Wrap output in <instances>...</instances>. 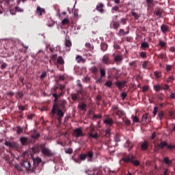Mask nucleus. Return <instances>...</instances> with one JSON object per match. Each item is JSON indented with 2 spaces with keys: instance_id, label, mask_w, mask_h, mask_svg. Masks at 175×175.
I'll return each instance as SVG.
<instances>
[{
  "instance_id": "nucleus-1",
  "label": "nucleus",
  "mask_w": 175,
  "mask_h": 175,
  "mask_svg": "<svg viewBox=\"0 0 175 175\" xmlns=\"http://www.w3.org/2000/svg\"><path fill=\"white\" fill-rule=\"evenodd\" d=\"M58 88H56L52 92V97L55 99L53 100V107L51 111V116L53 117L56 114V119L59 121V123H61L62 118L64 117V113L66 111L65 107L66 106V100L64 99H59L62 96V93L57 94Z\"/></svg>"
},
{
  "instance_id": "nucleus-2",
  "label": "nucleus",
  "mask_w": 175,
  "mask_h": 175,
  "mask_svg": "<svg viewBox=\"0 0 175 175\" xmlns=\"http://www.w3.org/2000/svg\"><path fill=\"white\" fill-rule=\"evenodd\" d=\"M122 161L126 164L131 163L135 167L139 166V161L138 160H136V157L133 155H128L123 157V159H122Z\"/></svg>"
},
{
  "instance_id": "nucleus-3",
  "label": "nucleus",
  "mask_w": 175,
  "mask_h": 175,
  "mask_svg": "<svg viewBox=\"0 0 175 175\" xmlns=\"http://www.w3.org/2000/svg\"><path fill=\"white\" fill-rule=\"evenodd\" d=\"M40 148L42 150V154L46 156L47 157H51L53 155V153L50 150V149L46 147V144H42L40 145Z\"/></svg>"
},
{
  "instance_id": "nucleus-4",
  "label": "nucleus",
  "mask_w": 175,
  "mask_h": 175,
  "mask_svg": "<svg viewBox=\"0 0 175 175\" xmlns=\"http://www.w3.org/2000/svg\"><path fill=\"white\" fill-rule=\"evenodd\" d=\"M33 160V167H31V173H34L38 167L39 163H42V159L40 157H31Z\"/></svg>"
},
{
  "instance_id": "nucleus-5",
  "label": "nucleus",
  "mask_w": 175,
  "mask_h": 175,
  "mask_svg": "<svg viewBox=\"0 0 175 175\" xmlns=\"http://www.w3.org/2000/svg\"><path fill=\"white\" fill-rule=\"evenodd\" d=\"M106 77V70L104 68H100V78L96 80V83L101 84L103 83V78Z\"/></svg>"
},
{
  "instance_id": "nucleus-6",
  "label": "nucleus",
  "mask_w": 175,
  "mask_h": 175,
  "mask_svg": "<svg viewBox=\"0 0 175 175\" xmlns=\"http://www.w3.org/2000/svg\"><path fill=\"white\" fill-rule=\"evenodd\" d=\"M83 136V134L81 128H75V129H74V131H72V137L75 138H78Z\"/></svg>"
},
{
  "instance_id": "nucleus-7",
  "label": "nucleus",
  "mask_w": 175,
  "mask_h": 175,
  "mask_svg": "<svg viewBox=\"0 0 175 175\" xmlns=\"http://www.w3.org/2000/svg\"><path fill=\"white\" fill-rule=\"evenodd\" d=\"M103 8H105V4H103V3H98L97 5H96V10L101 14L106 13V10Z\"/></svg>"
},
{
  "instance_id": "nucleus-8",
  "label": "nucleus",
  "mask_w": 175,
  "mask_h": 175,
  "mask_svg": "<svg viewBox=\"0 0 175 175\" xmlns=\"http://www.w3.org/2000/svg\"><path fill=\"white\" fill-rule=\"evenodd\" d=\"M20 165L25 168L26 171L31 172L32 167H31V165H30V162L27 161H23V163H20Z\"/></svg>"
},
{
  "instance_id": "nucleus-9",
  "label": "nucleus",
  "mask_w": 175,
  "mask_h": 175,
  "mask_svg": "<svg viewBox=\"0 0 175 175\" xmlns=\"http://www.w3.org/2000/svg\"><path fill=\"white\" fill-rule=\"evenodd\" d=\"M73 94L81 95L83 99L87 96V92L84 88H79L78 90H77V93H74Z\"/></svg>"
},
{
  "instance_id": "nucleus-10",
  "label": "nucleus",
  "mask_w": 175,
  "mask_h": 175,
  "mask_svg": "<svg viewBox=\"0 0 175 175\" xmlns=\"http://www.w3.org/2000/svg\"><path fill=\"white\" fill-rule=\"evenodd\" d=\"M163 10L161 8H157L155 9V15L157 16V19L163 18Z\"/></svg>"
},
{
  "instance_id": "nucleus-11",
  "label": "nucleus",
  "mask_w": 175,
  "mask_h": 175,
  "mask_svg": "<svg viewBox=\"0 0 175 175\" xmlns=\"http://www.w3.org/2000/svg\"><path fill=\"white\" fill-rule=\"evenodd\" d=\"M85 172L88 175H100L101 174L98 170H93L92 171L90 170H85Z\"/></svg>"
},
{
  "instance_id": "nucleus-12",
  "label": "nucleus",
  "mask_w": 175,
  "mask_h": 175,
  "mask_svg": "<svg viewBox=\"0 0 175 175\" xmlns=\"http://www.w3.org/2000/svg\"><path fill=\"white\" fill-rule=\"evenodd\" d=\"M36 14L38 15V16H42L43 14H46V10L44 8H40L39 5L37 6V10H36Z\"/></svg>"
},
{
  "instance_id": "nucleus-13",
  "label": "nucleus",
  "mask_w": 175,
  "mask_h": 175,
  "mask_svg": "<svg viewBox=\"0 0 175 175\" xmlns=\"http://www.w3.org/2000/svg\"><path fill=\"white\" fill-rule=\"evenodd\" d=\"M133 147V144L131 141H129V139H127L126 142H125L124 148H128V151H131V150H132Z\"/></svg>"
},
{
  "instance_id": "nucleus-14",
  "label": "nucleus",
  "mask_w": 175,
  "mask_h": 175,
  "mask_svg": "<svg viewBox=\"0 0 175 175\" xmlns=\"http://www.w3.org/2000/svg\"><path fill=\"white\" fill-rule=\"evenodd\" d=\"M103 63L106 66L111 64V60H110V57H109L107 55H105L104 57H103Z\"/></svg>"
},
{
  "instance_id": "nucleus-15",
  "label": "nucleus",
  "mask_w": 175,
  "mask_h": 175,
  "mask_svg": "<svg viewBox=\"0 0 175 175\" xmlns=\"http://www.w3.org/2000/svg\"><path fill=\"white\" fill-rule=\"evenodd\" d=\"M160 30L161 31V32L163 33H168L169 32V26L165 24H163V25H161V26H160Z\"/></svg>"
},
{
  "instance_id": "nucleus-16",
  "label": "nucleus",
  "mask_w": 175,
  "mask_h": 175,
  "mask_svg": "<svg viewBox=\"0 0 175 175\" xmlns=\"http://www.w3.org/2000/svg\"><path fill=\"white\" fill-rule=\"evenodd\" d=\"M104 124L109 126H111L114 124V121L111 118H107L105 119Z\"/></svg>"
},
{
  "instance_id": "nucleus-17",
  "label": "nucleus",
  "mask_w": 175,
  "mask_h": 175,
  "mask_svg": "<svg viewBox=\"0 0 175 175\" xmlns=\"http://www.w3.org/2000/svg\"><path fill=\"white\" fill-rule=\"evenodd\" d=\"M125 83H126V81H116L115 82V85H116V86H118V88L119 90H122L124 88L125 86Z\"/></svg>"
},
{
  "instance_id": "nucleus-18",
  "label": "nucleus",
  "mask_w": 175,
  "mask_h": 175,
  "mask_svg": "<svg viewBox=\"0 0 175 175\" xmlns=\"http://www.w3.org/2000/svg\"><path fill=\"white\" fill-rule=\"evenodd\" d=\"M168 143L166 141H161L160 144H157V148L164 149L165 147L168 146Z\"/></svg>"
},
{
  "instance_id": "nucleus-19",
  "label": "nucleus",
  "mask_w": 175,
  "mask_h": 175,
  "mask_svg": "<svg viewBox=\"0 0 175 175\" xmlns=\"http://www.w3.org/2000/svg\"><path fill=\"white\" fill-rule=\"evenodd\" d=\"M5 146L10 147L11 148H16V143H12L8 141L5 142Z\"/></svg>"
},
{
  "instance_id": "nucleus-20",
  "label": "nucleus",
  "mask_w": 175,
  "mask_h": 175,
  "mask_svg": "<svg viewBox=\"0 0 175 175\" xmlns=\"http://www.w3.org/2000/svg\"><path fill=\"white\" fill-rule=\"evenodd\" d=\"M75 61H77V63L79 64L81 62L84 63L85 62V59L83 58L81 55H77V57H75Z\"/></svg>"
},
{
  "instance_id": "nucleus-21",
  "label": "nucleus",
  "mask_w": 175,
  "mask_h": 175,
  "mask_svg": "<svg viewBox=\"0 0 175 175\" xmlns=\"http://www.w3.org/2000/svg\"><path fill=\"white\" fill-rule=\"evenodd\" d=\"M150 46L148 45V42H144L142 44H141V49L146 51L147 49H148Z\"/></svg>"
},
{
  "instance_id": "nucleus-22",
  "label": "nucleus",
  "mask_w": 175,
  "mask_h": 175,
  "mask_svg": "<svg viewBox=\"0 0 175 175\" xmlns=\"http://www.w3.org/2000/svg\"><path fill=\"white\" fill-rule=\"evenodd\" d=\"M163 161L164 162V163H165V165H168V167L172 166V161L169 159L168 157L164 158Z\"/></svg>"
},
{
  "instance_id": "nucleus-23",
  "label": "nucleus",
  "mask_w": 175,
  "mask_h": 175,
  "mask_svg": "<svg viewBox=\"0 0 175 175\" xmlns=\"http://www.w3.org/2000/svg\"><path fill=\"white\" fill-rule=\"evenodd\" d=\"M20 142L21 144H23V146H27L28 144V138L23 137L20 138Z\"/></svg>"
},
{
  "instance_id": "nucleus-24",
  "label": "nucleus",
  "mask_w": 175,
  "mask_h": 175,
  "mask_svg": "<svg viewBox=\"0 0 175 175\" xmlns=\"http://www.w3.org/2000/svg\"><path fill=\"white\" fill-rule=\"evenodd\" d=\"M82 97V96L75 94H71V100L72 101H77L79 98Z\"/></svg>"
},
{
  "instance_id": "nucleus-25",
  "label": "nucleus",
  "mask_w": 175,
  "mask_h": 175,
  "mask_svg": "<svg viewBox=\"0 0 175 175\" xmlns=\"http://www.w3.org/2000/svg\"><path fill=\"white\" fill-rule=\"evenodd\" d=\"M114 112H115V114H116V116H119V118L123 117L125 116V113L123 110L114 111Z\"/></svg>"
},
{
  "instance_id": "nucleus-26",
  "label": "nucleus",
  "mask_w": 175,
  "mask_h": 175,
  "mask_svg": "<svg viewBox=\"0 0 175 175\" xmlns=\"http://www.w3.org/2000/svg\"><path fill=\"white\" fill-rule=\"evenodd\" d=\"M84 155H85V157H88V158H90V159H94V151L89 150L87 154H84Z\"/></svg>"
},
{
  "instance_id": "nucleus-27",
  "label": "nucleus",
  "mask_w": 175,
  "mask_h": 175,
  "mask_svg": "<svg viewBox=\"0 0 175 175\" xmlns=\"http://www.w3.org/2000/svg\"><path fill=\"white\" fill-rule=\"evenodd\" d=\"M65 46L68 47L67 51H70V47L72 46V42L69 40L65 41Z\"/></svg>"
},
{
  "instance_id": "nucleus-28",
  "label": "nucleus",
  "mask_w": 175,
  "mask_h": 175,
  "mask_svg": "<svg viewBox=\"0 0 175 175\" xmlns=\"http://www.w3.org/2000/svg\"><path fill=\"white\" fill-rule=\"evenodd\" d=\"M147 8H152L154 7V0H146Z\"/></svg>"
},
{
  "instance_id": "nucleus-29",
  "label": "nucleus",
  "mask_w": 175,
  "mask_h": 175,
  "mask_svg": "<svg viewBox=\"0 0 175 175\" xmlns=\"http://www.w3.org/2000/svg\"><path fill=\"white\" fill-rule=\"evenodd\" d=\"M141 148L144 150V151L146 150L147 148H148V143L146 141H145V142L141 144Z\"/></svg>"
},
{
  "instance_id": "nucleus-30",
  "label": "nucleus",
  "mask_w": 175,
  "mask_h": 175,
  "mask_svg": "<svg viewBox=\"0 0 175 175\" xmlns=\"http://www.w3.org/2000/svg\"><path fill=\"white\" fill-rule=\"evenodd\" d=\"M105 86L109 88H111V87L113 86V81H111V80L106 81V82H105Z\"/></svg>"
},
{
  "instance_id": "nucleus-31",
  "label": "nucleus",
  "mask_w": 175,
  "mask_h": 175,
  "mask_svg": "<svg viewBox=\"0 0 175 175\" xmlns=\"http://www.w3.org/2000/svg\"><path fill=\"white\" fill-rule=\"evenodd\" d=\"M78 107H79V109H81V110L85 111H86L85 109L87 108V105L84 103H82L78 105Z\"/></svg>"
},
{
  "instance_id": "nucleus-32",
  "label": "nucleus",
  "mask_w": 175,
  "mask_h": 175,
  "mask_svg": "<svg viewBox=\"0 0 175 175\" xmlns=\"http://www.w3.org/2000/svg\"><path fill=\"white\" fill-rule=\"evenodd\" d=\"M164 111L161 110L160 111H159V113H157V116L159 117V118L160 119V120H163V118H164Z\"/></svg>"
},
{
  "instance_id": "nucleus-33",
  "label": "nucleus",
  "mask_w": 175,
  "mask_h": 175,
  "mask_svg": "<svg viewBox=\"0 0 175 175\" xmlns=\"http://www.w3.org/2000/svg\"><path fill=\"white\" fill-rule=\"evenodd\" d=\"M57 64H59V65L60 66H64V64H65V62L64 61V59L62 58V57L59 56V57L57 58Z\"/></svg>"
},
{
  "instance_id": "nucleus-34",
  "label": "nucleus",
  "mask_w": 175,
  "mask_h": 175,
  "mask_svg": "<svg viewBox=\"0 0 175 175\" xmlns=\"http://www.w3.org/2000/svg\"><path fill=\"white\" fill-rule=\"evenodd\" d=\"M40 135L38 133L34 132L31 134V138L34 139H38Z\"/></svg>"
},
{
  "instance_id": "nucleus-35",
  "label": "nucleus",
  "mask_w": 175,
  "mask_h": 175,
  "mask_svg": "<svg viewBox=\"0 0 175 175\" xmlns=\"http://www.w3.org/2000/svg\"><path fill=\"white\" fill-rule=\"evenodd\" d=\"M122 60L123 59L120 55H116L113 57V61H115V62H121Z\"/></svg>"
},
{
  "instance_id": "nucleus-36",
  "label": "nucleus",
  "mask_w": 175,
  "mask_h": 175,
  "mask_svg": "<svg viewBox=\"0 0 175 175\" xmlns=\"http://www.w3.org/2000/svg\"><path fill=\"white\" fill-rule=\"evenodd\" d=\"M107 47H108V46L106 43H105V42L101 43V51H103L104 52L106 51L107 50Z\"/></svg>"
},
{
  "instance_id": "nucleus-37",
  "label": "nucleus",
  "mask_w": 175,
  "mask_h": 175,
  "mask_svg": "<svg viewBox=\"0 0 175 175\" xmlns=\"http://www.w3.org/2000/svg\"><path fill=\"white\" fill-rule=\"evenodd\" d=\"M91 72L94 75H96L97 73V72H98V68H97V67H96V66H93L91 68Z\"/></svg>"
},
{
  "instance_id": "nucleus-38",
  "label": "nucleus",
  "mask_w": 175,
  "mask_h": 175,
  "mask_svg": "<svg viewBox=\"0 0 175 175\" xmlns=\"http://www.w3.org/2000/svg\"><path fill=\"white\" fill-rule=\"evenodd\" d=\"M113 142L116 143L120 142V137L119 136V134L116 133V135H115L113 137Z\"/></svg>"
},
{
  "instance_id": "nucleus-39",
  "label": "nucleus",
  "mask_w": 175,
  "mask_h": 175,
  "mask_svg": "<svg viewBox=\"0 0 175 175\" xmlns=\"http://www.w3.org/2000/svg\"><path fill=\"white\" fill-rule=\"evenodd\" d=\"M159 46H160L161 49L165 48L167 46V42L160 40L159 41Z\"/></svg>"
},
{
  "instance_id": "nucleus-40",
  "label": "nucleus",
  "mask_w": 175,
  "mask_h": 175,
  "mask_svg": "<svg viewBox=\"0 0 175 175\" xmlns=\"http://www.w3.org/2000/svg\"><path fill=\"white\" fill-rule=\"evenodd\" d=\"M157 57L161 60H164L167 58V55L164 53H160V55H157Z\"/></svg>"
},
{
  "instance_id": "nucleus-41",
  "label": "nucleus",
  "mask_w": 175,
  "mask_h": 175,
  "mask_svg": "<svg viewBox=\"0 0 175 175\" xmlns=\"http://www.w3.org/2000/svg\"><path fill=\"white\" fill-rule=\"evenodd\" d=\"M116 12H120L119 11V6L118 5H113L111 8V13L114 14Z\"/></svg>"
},
{
  "instance_id": "nucleus-42",
  "label": "nucleus",
  "mask_w": 175,
  "mask_h": 175,
  "mask_svg": "<svg viewBox=\"0 0 175 175\" xmlns=\"http://www.w3.org/2000/svg\"><path fill=\"white\" fill-rule=\"evenodd\" d=\"M162 90L163 89L161 88V86L160 85L157 84V85H154V90H155V92H159Z\"/></svg>"
},
{
  "instance_id": "nucleus-43",
  "label": "nucleus",
  "mask_w": 175,
  "mask_h": 175,
  "mask_svg": "<svg viewBox=\"0 0 175 175\" xmlns=\"http://www.w3.org/2000/svg\"><path fill=\"white\" fill-rule=\"evenodd\" d=\"M131 14L132 16L135 17V20H138V18H139V16L135 12V10H132Z\"/></svg>"
},
{
  "instance_id": "nucleus-44",
  "label": "nucleus",
  "mask_w": 175,
  "mask_h": 175,
  "mask_svg": "<svg viewBox=\"0 0 175 175\" xmlns=\"http://www.w3.org/2000/svg\"><path fill=\"white\" fill-rule=\"evenodd\" d=\"M85 46L86 49H88L89 51L94 50V47L91 45V43H85Z\"/></svg>"
},
{
  "instance_id": "nucleus-45",
  "label": "nucleus",
  "mask_w": 175,
  "mask_h": 175,
  "mask_svg": "<svg viewBox=\"0 0 175 175\" xmlns=\"http://www.w3.org/2000/svg\"><path fill=\"white\" fill-rule=\"evenodd\" d=\"M111 131V130L110 129H107L105 131V137L109 138L110 137V135H111V133H110Z\"/></svg>"
},
{
  "instance_id": "nucleus-46",
  "label": "nucleus",
  "mask_w": 175,
  "mask_h": 175,
  "mask_svg": "<svg viewBox=\"0 0 175 175\" xmlns=\"http://www.w3.org/2000/svg\"><path fill=\"white\" fill-rule=\"evenodd\" d=\"M16 133H18V135L23 133V127L20 126H16Z\"/></svg>"
},
{
  "instance_id": "nucleus-47",
  "label": "nucleus",
  "mask_w": 175,
  "mask_h": 175,
  "mask_svg": "<svg viewBox=\"0 0 175 175\" xmlns=\"http://www.w3.org/2000/svg\"><path fill=\"white\" fill-rule=\"evenodd\" d=\"M173 68V65H169V64H167L165 65V70L167 72H170L172 71V68Z\"/></svg>"
},
{
  "instance_id": "nucleus-48",
  "label": "nucleus",
  "mask_w": 175,
  "mask_h": 175,
  "mask_svg": "<svg viewBox=\"0 0 175 175\" xmlns=\"http://www.w3.org/2000/svg\"><path fill=\"white\" fill-rule=\"evenodd\" d=\"M119 27H120V25H119V23L118 22L113 23V29H118V28H119Z\"/></svg>"
},
{
  "instance_id": "nucleus-49",
  "label": "nucleus",
  "mask_w": 175,
  "mask_h": 175,
  "mask_svg": "<svg viewBox=\"0 0 175 175\" xmlns=\"http://www.w3.org/2000/svg\"><path fill=\"white\" fill-rule=\"evenodd\" d=\"M154 75H155V77H157V79L161 78V73L159 71L154 72Z\"/></svg>"
},
{
  "instance_id": "nucleus-50",
  "label": "nucleus",
  "mask_w": 175,
  "mask_h": 175,
  "mask_svg": "<svg viewBox=\"0 0 175 175\" xmlns=\"http://www.w3.org/2000/svg\"><path fill=\"white\" fill-rule=\"evenodd\" d=\"M169 116L172 118V119L174 120L175 119V114L173 111H169L168 112Z\"/></svg>"
},
{
  "instance_id": "nucleus-51",
  "label": "nucleus",
  "mask_w": 175,
  "mask_h": 175,
  "mask_svg": "<svg viewBox=\"0 0 175 175\" xmlns=\"http://www.w3.org/2000/svg\"><path fill=\"white\" fill-rule=\"evenodd\" d=\"M90 137L96 139L97 138H98V134H97V133L93 134L91 133H90Z\"/></svg>"
},
{
  "instance_id": "nucleus-52",
  "label": "nucleus",
  "mask_w": 175,
  "mask_h": 175,
  "mask_svg": "<svg viewBox=\"0 0 175 175\" xmlns=\"http://www.w3.org/2000/svg\"><path fill=\"white\" fill-rule=\"evenodd\" d=\"M88 157V156H85L84 154H79V160L81 161H85V159Z\"/></svg>"
},
{
  "instance_id": "nucleus-53",
  "label": "nucleus",
  "mask_w": 175,
  "mask_h": 175,
  "mask_svg": "<svg viewBox=\"0 0 175 175\" xmlns=\"http://www.w3.org/2000/svg\"><path fill=\"white\" fill-rule=\"evenodd\" d=\"M14 11H16V12L22 13V12H24V10L22 9V8H21L18 7V6H16V7H15V10H14Z\"/></svg>"
},
{
  "instance_id": "nucleus-54",
  "label": "nucleus",
  "mask_w": 175,
  "mask_h": 175,
  "mask_svg": "<svg viewBox=\"0 0 175 175\" xmlns=\"http://www.w3.org/2000/svg\"><path fill=\"white\" fill-rule=\"evenodd\" d=\"M62 25H66L69 24V19L68 18H64L62 22Z\"/></svg>"
},
{
  "instance_id": "nucleus-55",
  "label": "nucleus",
  "mask_w": 175,
  "mask_h": 175,
  "mask_svg": "<svg viewBox=\"0 0 175 175\" xmlns=\"http://www.w3.org/2000/svg\"><path fill=\"white\" fill-rule=\"evenodd\" d=\"M118 23L122 24V25H125V24H126V19L125 18H122Z\"/></svg>"
},
{
  "instance_id": "nucleus-56",
  "label": "nucleus",
  "mask_w": 175,
  "mask_h": 175,
  "mask_svg": "<svg viewBox=\"0 0 175 175\" xmlns=\"http://www.w3.org/2000/svg\"><path fill=\"white\" fill-rule=\"evenodd\" d=\"M139 56H140L141 57L145 59V58L147 57V53H146V52L142 51V52H141V53H139Z\"/></svg>"
},
{
  "instance_id": "nucleus-57",
  "label": "nucleus",
  "mask_w": 175,
  "mask_h": 175,
  "mask_svg": "<svg viewBox=\"0 0 175 175\" xmlns=\"http://www.w3.org/2000/svg\"><path fill=\"white\" fill-rule=\"evenodd\" d=\"M157 99L163 101L164 100V94H157Z\"/></svg>"
},
{
  "instance_id": "nucleus-58",
  "label": "nucleus",
  "mask_w": 175,
  "mask_h": 175,
  "mask_svg": "<svg viewBox=\"0 0 175 175\" xmlns=\"http://www.w3.org/2000/svg\"><path fill=\"white\" fill-rule=\"evenodd\" d=\"M34 116H36V115L33 114V113L29 114L27 116V119L29 120H31L33 119V118H34Z\"/></svg>"
},
{
  "instance_id": "nucleus-59",
  "label": "nucleus",
  "mask_w": 175,
  "mask_h": 175,
  "mask_svg": "<svg viewBox=\"0 0 175 175\" xmlns=\"http://www.w3.org/2000/svg\"><path fill=\"white\" fill-rule=\"evenodd\" d=\"M173 81H174V77L173 76L169 77V78L167 79V83H172Z\"/></svg>"
},
{
  "instance_id": "nucleus-60",
  "label": "nucleus",
  "mask_w": 175,
  "mask_h": 175,
  "mask_svg": "<svg viewBox=\"0 0 175 175\" xmlns=\"http://www.w3.org/2000/svg\"><path fill=\"white\" fill-rule=\"evenodd\" d=\"M147 118H148V114L145 113L142 116V122H146L147 121Z\"/></svg>"
},
{
  "instance_id": "nucleus-61",
  "label": "nucleus",
  "mask_w": 175,
  "mask_h": 175,
  "mask_svg": "<svg viewBox=\"0 0 175 175\" xmlns=\"http://www.w3.org/2000/svg\"><path fill=\"white\" fill-rule=\"evenodd\" d=\"M159 108L155 107H154V111H152V114H154V116H157V113H158Z\"/></svg>"
},
{
  "instance_id": "nucleus-62",
  "label": "nucleus",
  "mask_w": 175,
  "mask_h": 175,
  "mask_svg": "<svg viewBox=\"0 0 175 175\" xmlns=\"http://www.w3.org/2000/svg\"><path fill=\"white\" fill-rule=\"evenodd\" d=\"M133 123H138L139 122V120L137 116H133Z\"/></svg>"
},
{
  "instance_id": "nucleus-63",
  "label": "nucleus",
  "mask_w": 175,
  "mask_h": 175,
  "mask_svg": "<svg viewBox=\"0 0 175 175\" xmlns=\"http://www.w3.org/2000/svg\"><path fill=\"white\" fill-rule=\"evenodd\" d=\"M22 167H21L18 165H15V168H16V170H18V172H23V168H21Z\"/></svg>"
},
{
  "instance_id": "nucleus-64",
  "label": "nucleus",
  "mask_w": 175,
  "mask_h": 175,
  "mask_svg": "<svg viewBox=\"0 0 175 175\" xmlns=\"http://www.w3.org/2000/svg\"><path fill=\"white\" fill-rule=\"evenodd\" d=\"M147 64H148L147 62H144L142 63V68H143L144 69H147Z\"/></svg>"
}]
</instances>
